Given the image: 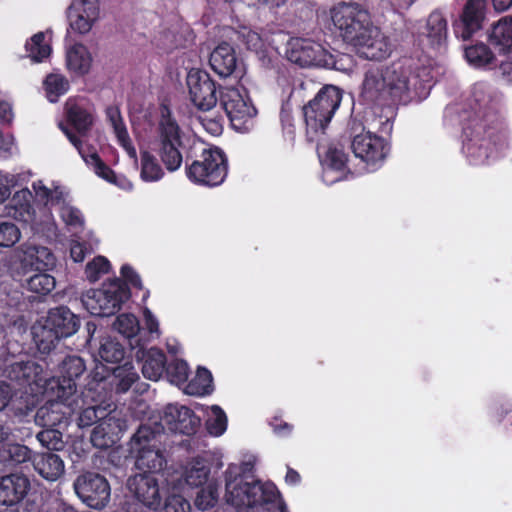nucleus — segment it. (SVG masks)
<instances>
[{"mask_svg": "<svg viewBox=\"0 0 512 512\" xmlns=\"http://www.w3.org/2000/svg\"><path fill=\"white\" fill-rule=\"evenodd\" d=\"M419 59L404 56L384 67H371L364 73L360 99L372 109L406 105L412 99V87L418 79L426 81L429 69Z\"/></svg>", "mask_w": 512, "mask_h": 512, "instance_id": "nucleus-1", "label": "nucleus"}, {"mask_svg": "<svg viewBox=\"0 0 512 512\" xmlns=\"http://www.w3.org/2000/svg\"><path fill=\"white\" fill-rule=\"evenodd\" d=\"M102 370L103 372L93 371L85 378L87 383L83 385V390L81 391L83 396L81 402L84 404V398H91L94 404L79 407L76 423L81 429L88 428L94 424L97 425L100 420L109 413L106 407L98 403V399L95 398L94 393L97 391L98 387L105 382L106 377L110 373L114 377V384L118 393L127 392L139 379V375L130 361H126L123 365H117L111 368L103 366Z\"/></svg>", "mask_w": 512, "mask_h": 512, "instance_id": "nucleus-2", "label": "nucleus"}, {"mask_svg": "<svg viewBox=\"0 0 512 512\" xmlns=\"http://www.w3.org/2000/svg\"><path fill=\"white\" fill-rule=\"evenodd\" d=\"M225 498L236 512H288L273 483L247 482L242 476L226 481Z\"/></svg>", "mask_w": 512, "mask_h": 512, "instance_id": "nucleus-3", "label": "nucleus"}, {"mask_svg": "<svg viewBox=\"0 0 512 512\" xmlns=\"http://www.w3.org/2000/svg\"><path fill=\"white\" fill-rule=\"evenodd\" d=\"M504 134L494 114L474 113L462 126V150L473 165L486 163Z\"/></svg>", "mask_w": 512, "mask_h": 512, "instance_id": "nucleus-4", "label": "nucleus"}, {"mask_svg": "<svg viewBox=\"0 0 512 512\" xmlns=\"http://www.w3.org/2000/svg\"><path fill=\"white\" fill-rule=\"evenodd\" d=\"M80 327V319L69 308L50 309L43 322L32 328L33 340L41 353H50L62 338L72 336Z\"/></svg>", "mask_w": 512, "mask_h": 512, "instance_id": "nucleus-5", "label": "nucleus"}, {"mask_svg": "<svg viewBox=\"0 0 512 512\" xmlns=\"http://www.w3.org/2000/svg\"><path fill=\"white\" fill-rule=\"evenodd\" d=\"M186 139L170 108L163 105L156 127L155 150L169 172L177 171L181 167L183 162L181 150L184 148Z\"/></svg>", "mask_w": 512, "mask_h": 512, "instance_id": "nucleus-6", "label": "nucleus"}, {"mask_svg": "<svg viewBox=\"0 0 512 512\" xmlns=\"http://www.w3.org/2000/svg\"><path fill=\"white\" fill-rule=\"evenodd\" d=\"M185 164L187 178L192 183L205 187L221 185L228 174L227 155L217 146L203 148L195 159L187 154Z\"/></svg>", "mask_w": 512, "mask_h": 512, "instance_id": "nucleus-7", "label": "nucleus"}, {"mask_svg": "<svg viewBox=\"0 0 512 512\" xmlns=\"http://www.w3.org/2000/svg\"><path fill=\"white\" fill-rule=\"evenodd\" d=\"M342 100V92L333 85L319 88L314 97L302 107L306 134L313 140L318 133H324Z\"/></svg>", "mask_w": 512, "mask_h": 512, "instance_id": "nucleus-8", "label": "nucleus"}, {"mask_svg": "<svg viewBox=\"0 0 512 512\" xmlns=\"http://www.w3.org/2000/svg\"><path fill=\"white\" fill-rule=\"evenodd\" d=\"M331 20L343 40L351 45L363 44L369 39L373 24L367 10L356 3L341 2L330 10Z\"/></svg>", "mask_w": 512, "mask_h": 512, "instance_id": "nucleus-9", "label": "nucleus"}, {"mask_svg": "<svg viewBox=\"0 0 512 512\" xmlns=\"http://www.w3.org/2000/svg\"><path fill=\"white\" fill-rule=\"evenodd\" d=\"M130 297V287L121 279L113 278L104 282L100 289L87 291L82 302L91 315L109 317L118 313Z\"/></svg>", "mask_w": 512, "mask_h": 512, "instance_id": "nucleus-10", "label": "nucleus"}, {"mask_svg": "<svg viewBox=\"0 0 512 512\" xmlns=\"http://www.w3.org/2000/svg\"><path fill=\"white\" fill-rule=\"evenodd\" d=\"M351 149L355 157L363 161L368 168L376 170L381 167L389 154L390 144L381 136L365 132L361 123H349Z\"/></svg>", "mask_w": 512, "mask_h": 512, "instance_id": "nucleus-11", "label": "nucleus"}, {"mask_svg": "<svg viewBox=\"0 0 512 512\" xmlns=\"http://www.w3.org/2000/svg\"><path fill=\"white\" fill-rule=\"evenodd\" d=\"M160 443L151 426L140 425L131 439L132 449L137 450V469L154 476L164 469L167 461L163 450L157 445Z\"/></svg>", "mask_w": 512, "mask_h": 512, "instance_id": "nucleus-12", "label": "nucleus"}, {"mask_svg": "<svg viewBox=\"0 0 512 512\" xmlns=\"http://www.w3.org/2000/svg\"><path fill=\"white\" fill-rule=\"evenodd\" d=\"M73 488L79 499L92 509L101 510L110 502V484L100 473L92 471L81 473L75 479Z\"/></svg>", "mask_w": 512, "mask_h": 512, "instance_id": "nucleus-13", "label": "nucleus"}, {"mask_svg": "<svg viewBox=\"0 0 512 512\" xmlns=\"http://www.w3.org/2000/svg\"><path fill=\"white\" fill-rule=\"evenodd\" d=\"M200 425V418L194 411L186 406L178 404H168L159 414V422L152 428L156 431V436L161 437L165 431L179 433L183 435H192L196 433Z\"/></svg>", "mask_w": 512, "mask_h": 512, "instance_id": "nucleus-14", "label": "nucleus"}, {"mask_svg": "<svg viewBox=\"0 0 512 512\" xmlns=\"http://www.w3.org/2000/svg\"><path fill=\"white\" fill-rule=\"evenodd\" d=\"M87 370L85 361L77 355L66 356L58 365L55 375L56 386L52 387L58 399L68 401L81 387V379Z\"/></svg>", "mask_w": 512, "mask_h": 512, "instance_id": "nucleus-15", "label": "nucleus"}, {"mask_svg": "<svg viewBox=\"0 0 512 512\" xmlns=\"http://www.w3.org/2000/svg\"><path fill=\"white\" fill-rule=\"evenodd\" d=\"M191 103L201 111H209L218 102L216 82L201 69H191L186 78Z\"/></svg>", "mask_w": 512, "mask_h": 512, "instance_id": "nucleus-16", "label": "nucleus"}, {"mask_svg": "<svg viewBox=\"0 0 512 512\" xmlns=\"http://www.w3.org/2000/svg\"><path fill=\"white\" fill-rule=\"evenodd\" d=\"M127 488L134 500L146 508L156 510L162 502V489L154 475L135 474L129 477Z\"/></svg>", "mask_w": 512, "mask_h": 512, "instance_id": "nucleus-17", "label": "nucleus"}, {"mask_svg": "<svg viewBox=\"0 0 512 512\" xmlns=\"http://www.w3.org/2000/svg\"><path fill=\"white\" fill-rule=\"evenodd\" d=\"M486 4V0H468L465 3L460 18L453 24L457 38L468 40L482 28Z\"/></svg>", "mask_w": 512, "mask_h": 512, "instance_id": "nucleus-18", "label": "nucleus"}, {"mask_svg": "<svg viewBox=\"0 0 512 512\" xmlns=\"http://www.w3.org/2000/svg\"><path fill=\"white\" fill-rule=\"evenodd\" d=\"M323 47L306 38H292L286 49L287 59L301 67L318 66L323 61Z\"/></svg>", "mask_w": 512, "mask_h": 512, "instance_id": "nucleus-19", "label": "nucleus"}, {"mask_svg": "<svg viewBox=\"0 0 512 512\" xmlns=\"http://www.w3.org/2000/svg\"><path fill=\"white\" fill-rule=\"evenodd\" d=\"M219 102L232 126L236 129L240 128L241 125L246 123L247 119L253 116V108L245 102L236 88L221 89Z\"/></svg>", "mask_w": 512, "mask_h": 512, "instance_id": "nucleus-20", "label": "nucleus"}, {"mask_svg": "<svg viewBox=\"0 0 512 512\" xmlns=\"http://www.w3.org/2000/svg\"><path fill=\"white\" fill-rule=\"evenodd\" d=\"M30 488V480L24 474L11 473L0 477V504L13 506L20 503Z\"/></svg>", "mask_w": 512, "mask_h": 512, "instance_id": "nucleus-21", "label": "nucleus"}, {"mask_svg": "<svg viewBox=\"0 0 512 512\" xmlns=\"http://www.w3.org/2000/svg\"><path fill=\"white\" fill-rule=\"evenodd\" d=\"M211 69L220 77L227 78L239 71V60L232 45L220 43L210 54Z\"/></svg>", "mask_w": 512, "mask_h": 512, "instance_id": "nucleus-22", "label": "nucleus"}, {"mask_svg": "<svg viewBox=\"0 0 512 512\" xmlns=\"http://www.w3.org/2000/svg\"><path fill=\"white\" fill-rule=\"evenodd\" d=\"M419 41L434 50H441L447 43V20L441 12H432L426 21L422 32L419 33Z\"/></svg>", "mask_w": 512, "mask_h": 512, "instance_id": "nucleus-23", "label": "nucleus"}, {"mask_svg": "<svg viewBox=\"0 0 512 512\" xmlns=\"http://www.w3.org/2000/svg\"><path fill=\"white\" fill-rule=\"evenodd\" d=\"M135 357L141 363V371L145 378L157 381L164 374L167 358L161 349L139 347L135 352Z\"/></svg>", "mask_w": 512, "mask_h": 512, "instance_id": "nucleus-24", "label": "nucleus"}, {"mask_svg": "<svg viewBox=\"0 0 512 512\" xmlns=\"http://www.w3.org/2000/svg\"><path fill=\"white\" fill-rule=\"evenodd\" d=\"M55 264V257L47 247L27 245L22 251L20 268L24 275L29 272L46 271Z\"/></svg>", "mask_w": 512, "mask_h": 512, "instance_id": "nucleus-25", "label": "nucleus"}, {"mask_svg": "<svg viewBox=\"0 0 512 512\" xmlns=\"http://www.w3.org/2000/svg\"><path fill=\"white\" fill-rule=\"evenodd\" d=\"M59 400L60 401L46 404L38 409L36 413V421L42 427L64 429L68 426L69 418L67 416V412L64 411V408H67L66 406H69L72 403H76L78 405V400Z\"/></svg>", "mask_w": 512, "mask_h": 512, "instance_id": "nucleus-26", "label": "nucleus"}, {"mask_svg": "<svg viewBox=\"0 0 512 512\" xmlns=\"http://www.w3.org/2000/svg\"><path fill=\"white\" fill-rule=\"evenodd\" d=\"M60 130L68 138L69 142L77 149L81 157L88 164L94 166L95 173L103 178L104 180L115 183L116 175L115 172L101 159L97 152H93L89 155H85L83 152V141L75 135L67 126L63 123L59 124Z\"/></svg>", "mask_w": 512, "mask_h": 512, "instance_id": "nucleus-27", "label": "nucleus"}, {"mask_svg": "<svg viewBox=\"0 0 512 512\" xmlns=\"http://www.w3.org/2000/svg\"><path fill=\"white\" fill-rule=\"evenodd\" d=\"M119 420L110 412L93 428L90 436L92 445L99 449H108L119 440Z\"/></svg>", "mask_w": 512, "mask_h": 512, "instance_id": "nucleus-28", "label": "nucleus"}, {"mask_svg": "<svg viewBox=\"0 0 512 512\" xmlns=\"http://www.w3.org/2000/svg\"><path fill=\"white\" fill-rule=\"evenodd\" d=\"M42 372V366L33 360L16 361L5 369L6 377L20 385L39 384L43 380Z\"/></svg>", "mask_w": 512, "mask_h": 512, "instance_id": "nucleus-29", "label": "nucleus"}, {"mask_svg": "<svg viewBox=\"0 0 512 512\" xmlns=\"http://www.w3.org/2000/svg\"><path fill=\"white\" fill-rule=\"evenodd\" d=\"M32 465L35 471L48 481H56L64 473V461L53 453H36L32 458Z\"/></svg>", "mask_w": 512, "mask_h": 512, "instance_id": "nucleus-30", "label": "nucleus"}, {"mask_svg": "<svg viewBox=\"0 0 512 512\" xmlns=\"http://www.w3.org/2000/svg\"><path fill=\"white\" fill-rule=\"evenodd\" d=\"M65 111L66 121L76 131L75 135L80 139L87 136L94 122L92 113L84 106L71 101L66 103Z\"/></svg>", "mask_w": 512, "mask_h": 512, "instance_id": "nucleus-31", "label": "nucleus"}, {"mask_svg": "<svg viewBox=\"0 0 512 512\" xmlns=\"http://www.w3.org/2000/svg\"><path fill=\"white\" fill-rule=\"evenodd\" d=\"M488 40L499 54L509 57L512 54V17H502L494 24Z\"/></svg>", "mask_w": 512, "mask_h": 512, "instance_id": "nucleus-32", "label": "nucleus"}, {"mask_svg": "<svg viewBox=\"0 0 512 512\" xmlns=\"http://www.w3.org/2000/svg\"><path fill=\"white\" fill-rule=\"evenodd\" d=\"M361 49V53L367 59L381 61L388 58L391 54V46L385 36L380 31L372 27L369 32V39L363 44H356Z\"/></svg>", "mask_w": 512, "mask_h": 512, "instance_id": "nucleus-33", "label": "nucleus"}, {"mask_svg": "<svg viewBox=\"0 0 512 512\" xmlns=\"http://www.w3.org/2000/svg\"><path fill=\"white\" fill-rule=\"evenodd\" d=\"M106 116L113 127L119 145L131 158H136V149L130 139L120 109L117 106H109L106 109Z\"/></svg>", "mask_w": 512, "mask_h": 512, "instance_id": "nucleus-34", "label": "nucleus"}, {"mask_svg": "<svg viewBox=\"0 0 512 512\" xmlns=\"http://www.w3.org/2000/svg\"><path fill=\"white\" fill-rule=\"evenodd\" d=\"M66 62L70 71L83 76L90 71L92 56L85 45L76 43L67 51Z\"/></svg>", "mask_w": 512, "mask_h": 512, "instance_id": "nucleus-35", "label": "nucleus"}, {"mask_svg": "<svg viewBox=\"0 0 512 512\" xmlns=\"http://www.w3.org/2000/svg\"><path fill=\"white\" fill-rule=\"evenodd\" d=\"M210 467L206 460L201 457L194 458L186 467L184 478L185 482L192 487H201L208 484Z\"/></svg>", "mask_w": 512, "mask_h": 512, "instance_id": "nucleus-36", "label": "nucleus"}, {"mask_svg": "<svg viewBox=\"0 0 512 512\" xmlns=\"http://www.w3.org/2000/svg\"><path fill=\"white\" fill-rule=\"evenodd\" d=\"M465 57L470 64L478 68L495 65L496 62L489 46L482 42L466 47Z\"/></svg>", "mask_w": 512, "mask_h": 512, "instance_id": "nucleus-37", "label": "nucleus"}, {"mask_svg": "<svg viewBox=\"0 0 512 512\" xmlns=\"http://www.w3.org/2000/svg\"><path fill=\"white\" fill-rule=\"evenodd\" d=\"M33 455L27 446L19 443L5 444L0 454L2 461L10 466H16L27 461L32 462Z\"/></svg>", "mask_w": 512, "mask_h": 512, "instance_id": "nucleus-38", "label": "nucleus"}, {"mask_svg": "<svg viewBox=\"0 0 512 512\" xmlns=\"http://www.w3.org/2000/svg\"><path fill=\"white\" fill-rule=\"evenodd\" d=\"M98 354L101 360L107 364H118L124 360V346L112 337L102 338Z\"/></svg>", "mask_w": 512, "mask_h": 512, "instance_id": "nucleus-39", "label": "nucleus"}, {"mask_svg": "<svg viewBox=\"0 0 512 512\" xmlns=\"http://www.w3.org/2000/svg\"><path fill=\"white\" fill-rule=\"evenodd\" d=\"M47 99L51 103H56L59 98L67 93L70 84L67 78L62 74H48L43 82Z\"/></svg>", "mask_w": 512, "mask_h": 512, "instance_id": "nucleus-40", "label": "nucleus"}, {"mask_svg": "<svg viewBox=\"0 0 512 512\" xmlns=\"http://www.w3.org/2000/svg\"><path fill=\"white\" fill-rule=\"evenodd\" d=\"M213 390V377L205 367H198L195 377L187 384L186 393L190 395H206Z\"/></svg>", "mask_w": 512, "mask_h": 512, "instance_id": "nucleus-41", "label": "nucleus"}, {"mask_svg": "<svg viewBox=\"0 0 512 512\" xmlns=\"http://www.w3.org/2000/svg\"><path fill=\"white\" fill-rule=\"evenodd\" d=\"M140 176L145 182H155L164 176V171L157 158L149 151L141 152Z\"/></svg>", "mask_w": 512, "mask_h": 512, "instance_id": "nucleus-42", "label": "nucleus"}, {"mask_svg": "<svg viewBox=\"0 0 512 512\" xmlns=\"http://www.w3.org/2000/svg\"><path fill=\"white\" fill-rule=\"evenodd\" d=\"M27 289L39 295L49 294L56 285L55 278L46 271H36L25 279Z\"/></svg>", "mask_w": 512, "mask_h": 512, "instance_id": "nucleus-43", "label": "nucleus"}, {"mask_svg": "<svg viewBox=\"0 0 512 512\" xmlns=\"http://www.w3.org/2000/svg\"><path fill=\"white\" fill-rule=\"evenodd\" d=\"M28 56L34 62H41L47 58L51 53V47L45 43V35L43 32H38L33 35L25 45Z\"/></svg>", "mask_w": 512, "mask_h": 512, "instance_id": "nucleus-44", "label": "nucleus"}, {"mask_svg": "<svg viewBox=\"0 0 512 512\" xmlns=\"http://www.w3.org/2000/svg\"><path fill=\"white\" fill-rule=\"evenodd\" d=\"M218 499L219 484L216 481H210L197 493L194 503L198 509L208 510L217 504Z\"/></svg>", "mask_w": 512, "mask_h": 512, "instance_id": "nucleus-45", "label": "nucleus"}, {"mask_svg": "<svg viewBox=\"0 0 512 512\" xmlns=\"http://www.w3.org/2000/svg\"><path fill=\"white\" fill-rule=\"evenodd\" d=\"M164 373L172 384L181 386L188 381L189 366L182 359H174L169 363L166 362Z\"/></svg>", "mask_w": 512, "mask_h": 512, "instance_id": "nucleus-46", "label": "nucleus"}, {"mask_svg": "<svg viewBox=\"0 0 512 512\" xmlns=\"http://www.w3.org/2000/svg\"><path fill=\"white\" fill-rule=\"evenodd\" d=\"M14 391L10 384L0 381V411L5 409L12 402V410L15 415L27 416L31 411L32 407L29 404L23 406H17V401H12Z\"/></svg>", "mask_w": 512, "mask_h": 512, "instance_id": "nucleus-47", "label": "nucleus"}, {"mask_svg": "<svg viewBox=\"0 0 512 512\" xmlns=\"http://www.w3.org/2000/svg\"><path fill=\"white\" fill-rule=\"evenodd\" d=\"M36 438L41 445L50 451H60L64 448L63 434L61 429L43 427Z\"/></svg>", "mask_w": 512, "mask_h": 512, "instance_id": "nucleus-48", "label": "nucleus"}, {"mask_svg": "<svg viewBox=\"0 0 512 512\" xmlns=\"http://www.w3.org/2000/svg\"><path fill=\"white\" fill-rule=\"evenodd\" d=\"M114 328L125 338L130 339L131 345L132 339L137 336L140 330L139 321L136 316L125 313L117 316L114 322Z\"/></svg>", "mask_w": 512, "mask_h": 512, "instance_id": "nucleus-49", "label": "nucleus"}, {"mask_svg": "<svg viewBox=\"0 0 512 512\" xmlns=\"http://www.w3.org/2000/svg\"><path fill=\"white\" fill-rule=\"evenodd\" d=\"M326 162L328 166L336 171H345L347 169L348 154L344 147L339 143H331L326 151Z\"/></svg>", "mask_w": 512, "mask_h": 512, "instance_id": "nucleus-50", "label": "nucleus"}, {"mask_svg": "<svg viewBox=\"0 0 512 512\" xmlns=\"http://www.w3.org/2000/svg\"><path fill=\"white\" fill-rule=\"evenodd\" d=\"M74 12L83 14L88 19L97 20L99 17L98 0H73L68 8V19L73 18Z\"/></svg>", "mask_w": 512, "mask_h": 512, "instance_id": "nucleus-51", "label": "nucleus"}, {"mask_svg": "<svg viewBox=\"0 0 512 512\" xmlns=\"http://www.w3.org/2000/svg\"><path fill=\"white\" fill-rule=\"evenodd\" d=\"M13 205L11 206V211L9 212L13 218L17 221L23 222L25 224H30L34 222L35 219V209L29 202V200H20L16 197L12 199Z\"/></svg>", "mask_w": 512, "mask_h": 512, "instance_id": "nucleus-52", "label": "nucleus"}, {"mask_svg": "<svg viewBox=\"0 0 512 512\" xmlns=\"http://www.w3.org/2000/svg\"><path fill=\"white\" fill-rule=\"evenodd\" d=\"M19 227L12 221H0V247H12L20 239Z\"/></svg>", "mask_w": 512, "mask_h": 512, "instance_id": "nucleus-53", "label": "nucleus"}, {"mask_svg": "<svg viewBox=\"0 0 512 512\" xmlns=\"http://www.w3.org/2000/svg\"><path fill=\"white\" fill-rule=\"evenodd\" d=\"M111 264L104 256H97L92 261L88 262L85 267V274L89 281H97L102 274L109 272Z\"/></svg>", "mask_w": 512, "mask_h": 512, "instance_id": "nucleus-54", "label": "nucleus"}, {"mask_svg": "<svg viewBox=\"0 0 512 512\" xmlns=\"http://www.w3.org/2000/svg\"><path fill=\"white\" fill-rule=\"evenodd\" d=\"M213 419L207 421V429L213 436H221L227 429V416L221 407L215 405L212 407Z\"/></svg>", "mask_w": 512, "mask_h": 512, "instance_id": "nucleus-55", "label": "nucleus"}, {"mask_svg": "<svg viewBox=\"0 0 512 512\" xmlns=\"http://www.w3.org/2000/svg\"><path fill=\"white\" fill-rule=\"evenodd\" d=\"M318 84L311 78H304L294 84L292 89V96L304 100L308 96L318 91Z\"/></svg>", "mask_w": 512, "mask_h": 512, "instance_id": "nucleus-56", "label": "nucleus"}, {"mask_svg": "<svg viewBox=\"0 0 512 512\" xmlns=\"http://www.w3.org/2000/svg\"><path fill=\"white\" fill-rule=\"evenodd\" d=\"M60 215L66 225L78 229L83 228L84 218L78 208L69 205L63 206Z\"/></svg>", "mask_w": 512, "mask_h": 512, "instance_id": "nucleus-57", "label": "nucleus"}, {"mask_svg": "<svg viewBox=\"0 0 512 512\" xmlns=\"http://www.w3.org/2000/svg\"><path fill=\"white\" fill-rule=\"evenodd\" d=\"M191 505L181 495H171L165 500L164 506L161 512H190Z\"/></svg>", "mask_w": 512, "mask_h": 512, "instance_id": "nucleus-58", "label": "nucleus"}, {"mask_svg": "<svg viewBox=\"0 0 512 512\" xmlns=\"http://www.w3.org/2000/svg\"><path fill=\"white\" fill-rule=\"evenodd\" d=\"M121 281L125 282L129 287L131 285L133 288L141 290L143 288L142 281L140 275L134 270V268L129 264H124L120 269Z\"/></svg>", "mask_w": 512, "mask_h": 512, "instance_id": "nucleus-59", "label": "nucleus"}, {"mask_svg": "<svg viewBox=\"0 0 512 512\" xmlns=\"http://www.w3.org/2000/svg\"><path fill=\"white\" fill-rule=\"evenodd\" d=\"M95 21L94 19L86 18L85 15L78 12H74L73 18L69 19L71 29L79 34L88 33Z\"/></svg>", "mask_w": 512, "mask_h": 512, "instance_id": "nucleus-60", "label": "nucleus"}, {"mask_svg": "<svg viewBox=\"0 0 512 512\" xmlns=\"http://www.w3.org/2000/svg\"><path fill=\"white\" fill-rule=\"evenodd\" d=\"M199 120L205 130L209 132L211 135L217 136L220 135L223 131V119L222 117H208V116H200Z\"/></svg>", "mask_w": 512, "mask_h": 512, "instance_id": "nucleus-61", "label": "nucleus"}, {"mask_svg": "<svg viewBox=\"0 0 512 512\" xmlns=\"http://www.w3.org/2000/svg\"><path fill=\"white\" fill-rule=\"evenodd\" d=\"M279 117L283 130L287 134L293 135L295 132L294 117L292 115V110L288 105H283L281 107Z\"/></svg>", "mask_w": 512, "mask_h": 512, "instance_id": "nucleus-62", "label": "nucleus"}, {"mask_svg": "<svg viewBox=\"0 0 512 512\" xmlns=\"http://www.w3.org/2000/svg\"><path fill=\"white\" fill-rule=\"evenodd\" d=\"M270 425L272 426L273 431L278 435H288L293 429L292 425L284 422L280 418H274Z\"/></svg>", "mask_w": 512, "mask_h": 512, "instance_id": "nucleus-63", "label": "nucleus"}, {"mask_svg": "<svg viewBox=\"0 0 512 512\" xmlns=\"http://www.w3.org/2000/svg\"><path fill=\"white\" fill-rule=\"evenodd\" d=\"M33 188L38 197H40L45 202H51L52 204H54L53 192L49 188H47L41 182H39L38 184L34 183Z\"/></svg>", "mask_w": 512, "mask_h": 512, "instance_id": "nucleus-64", "label": "nucleus"}]
</instances>
